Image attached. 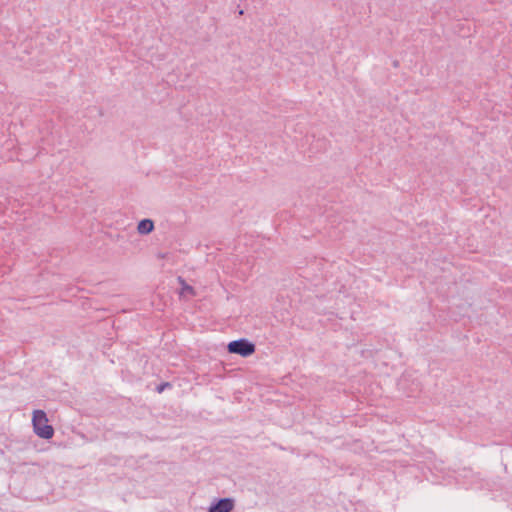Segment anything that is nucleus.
I'll list each match as a JSON object with an SVG mask.
<instances>
[{
    "label": "nucleus",
    "mask_w": 512,
    "mask_h": 512,
    "mask_svg": "<svg viewBox=\"0 0 512 512\" xmlns=\"http://www.w3.org/2000/svg\"><path fill=\"white\" fill-rule=\"evenodd\" d=\"M32 425L35 434L43 439H50L54 435V429L48 424V418L43 410H34Z\"/></svg>",
    "instance_id": "1"
},
{
    "label": "nucleus",
    "mask_w": 512,
    "mask_h": 512,
    "mask_svg": "<svg viewBox=\"0 0 512 512\" xmlns=\"http://www.w3.org/2000/svg\"><path fill=\"white\" fill-rule=\"evenodd\" d=\"M228 351L242 357H248L255 352V345L245 338L231 341L228 344Z\"/></svg>",
    "instance_id": "2"
},
{
    "label": "nucleus",
    "mask_w": 512,
    "mask_h": 512,
    "mask_svg": "<svg viewBox=\"0 0 512 512\" xmlns=\"http://www.w3.org/2000/svg\"><path fill=\"white\" fill-rule=\"evenodd\" d=\"M235 506V501L232 498H221L214 502L208 512H231Z\"/></svg>",
    "instance_id": "3"
},
{
    "label": "nucleus",
    "mask_w": 512,
    "mask_h": 512,
    "mask_svg": "<svg viewBox=\"0 0 512 512\" xmlns=\"http://www.w3.org/2000/svg\"><path fill=\"white\" fill-rule=\"evenodd\" d=\"M137 230L142 235H147L154 230V222L151 219H143L138 223Z\"/></svg>",
    "instance_id": "4"
},
{
    "label": "nucleus",
    "mask_w": 512,
    "mask_h": 512,
    "mask_svg": "<svg viewBox=\"0 0 512 512\" xmlns=\"http://www.w3.org/2000/svg\"><path fill=\"white\" fill-rule=\"evenodd\" d=\"M179 281L182 284L181 295H185V294L194 295V289L192 286L186 284L182 278H179Z\"/></svg>",
    "instance_id": "5"
},
{
    "label": "nucleus",
    "mask_w": 512,
    "mask_h": 512,
    "mask_svg": "<svg viewBox=\"0 0 512 512\" xmlns=\"http://www.w3.org/2000/svg\"><path fill=\"white\" fill-rule=\"evenodd\" d=\"M170 386L169 383H163L157 387V391L161 393L166 387Z\"/></svg>",
    "instance_id": "6"
}]
</instances>
